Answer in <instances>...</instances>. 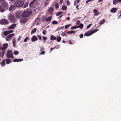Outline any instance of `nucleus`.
<instances>
[{
	"mask_svg": "<svg viewBox=\"0 0 121 121\" xmlns=\"http://www.w3.org/2000/svg\"><path fill=\"white\" fill-rule=\"evenodd\" d=\"M52 18V17L51 16H49L47 18H46V22H50Z\"/></svg>",
	"mask_w": 121,
	"mask_h": 121,
	"instance_id": "4be33fe9",
	"label": "nucleus"
},
{
	"mask_svg": "<svg viewBox=\"0 0 121 121\" xmlns=\"http://www.w3.org/2000/svg\"><path fill=\"white\" fill-rule=\"evenodd\" d=\"M18 52L17 51H15L14 52L13 54L15 55H17L18 54Z\"/></svg>",
	"mask_w": 121,
	"mask_h": 121,
	"instance_id": "a18cd8bd",
	"label": "nucleus"
},
{
	"mask_svg": "<svg viewBox=\"0 0 121 121\" xmlns=\"http://www.w3.org/2000/svg\"><path fill=\"white\" fill-rule=\"evenodd\" d=\"M43 40L44 41H45L47 39V38L46 37L43 36Z\"/></svg>",
	"mask_w": 121,
	"mask_h": 121,
	"instance_id": "de8ad7c7",
	"label": "nucleus"
},
{
	"mask_svg": "<svg viewBox=\"0 0 121 121\" xmlns=\"http://www.w3.org/2000/svg\"><path fill=\"white\" fill-rule=\"evenodd\" d=\"M66 19L67 20H70L69 17H66Z\"/></svg>",
	"mask_w": 121,
	"mask_h": 121,
	"instance_id": "13d9d810",
	"label": "nucleus"
},
{
	"mask_svg": "<svg viewBox=\"0 0 121 121\" xmlns=\"http://www.w3.org/2000/svg\"><path fill=\"white\" fill-rule=\"evenodd\" d=\"M79 37L80 38H82L83 37V34H81L79 35Z\"/></svg>",
	"mask_w": 121,
	"mask_h": 121,
	"instance_id": "3c124183",
	"label": "nucleus"
},
{
	"mask_svg": "<svg viewBox=\"0 0 121 121\" xmlns=\"http://www.w3.org/2000/svg\"><path fill=\"white\" fill-rule=\"evenodd\" d=\"M93 12L95 13V15H97L99 14V12L97 11V10L95 9H94Z\"/></svg>",
	"mask_w": 121,
	"mask_h": 121,
	"instance_id": "5701e85b",
	"label": "nucleus"
},
{
	"mask_svg": "<svg viewBox=\"0 0 121 121\" xmlns=\"http://www.w3.org/2000/svg\"><path fill=\"white\" fill-rule=\"evenodd\" d=\"M8 18L11 22H15L16 21L15 17L14 15L10 14L8 16Z\"/></svg>",
	"mask_w": 121,
	"mask_h": 121,
	"instance_id": "f03ea898",
	"label": "nucleus"
},
{
	"mask_svg": "<svg viewBox=\"0 0 121 121\" xmlns=\"http://www.w3.org/2000/svg\"><path fill=\"white\" fill-rule=\"evenodd\" d=\"M8 44L7 43L4 44L3 45V47H0V50H1L2 51V54L3 56L4 54L5 50V49L7 47Z\"/></svg>",
	"mask_w": 121,
	"mask_h": 121,
	"instance_id": "20e7f679",
	"label": "nucleus"
},
{
	"mask_svg": "<svg viewBox=\"0 0 121 121\" xmlns=\"http://www.w3.org/2000/svg\"><path fill=\"white\" fill-rule=\"evenodd\" d=\"M14 35V34H12L8 35L6 38V40L7 41H9L11 40V38Z\"/></svg>",
	"mask_w": 121,
	"mask_h": 121,
	"instance_id": "9b49d317",
	"label": "nucleus"
},
{
	"mask_svg": "<svg viewBox=\"0 0 121 121\" xmlns=\"http://www.w3.org/2000/svg\"><path fill=\"white\" fill-rule=\"evenodd\" d=\"M66 34L64 32L62 33L61 34V35L62 36H66Z\"/></svg>",
	"mask_w": 121,
	"mask_h": 121,
	"instance_id": "79ce46f5",
	"label": "nucleus"
},
{
	"mask_svg": "<svg viewBox=\"0 0 121 121\" xmlns=\"http://www.w3.org/2000/svg\"><path fill=\"white\" fill-rule=\"evenodd\" d=\"M63 0H60V4H61L63 2Z\"/></svg>",
	"mask_w": 121,
	"mask_h": 121,
	"instance_id": "4d7b16f0",
	"label": "nucleus"
},
{
	"mask_svg": "<svg viewBox=\"0 0 121 121\" xmlns=\"http://www.w3.org/2000/svg\"><path fill=\"white\" fill-rule=\"evenodd\" d=\"M8 31H6L4 32V34L5 36H7L9 34Z\"/></svg>",
	"mask_w": 121,
	"mask_h": 121,
	"instance_id": "c85d7f7f",
	"label": "nucleus"
},
{
	"mask_svg": "<svg viewBox=\"0 0 121 121\" xmlns=\"http://www.w3.org/2000/svg\"><path fill=\"white\" fill-rule=\"evenodd\" d=\"M46 30H43V35H45L46 34Z\"/></svg>",
	"mask_w": 121,
	"mask_h": 121,
	"instance_id": "09e8293b",
	"label": "nucleus"
},
{
	"mask_svg": "<svg viewBox=\"0 0 121 121\" xmlns=\"http://www.w3.org/2000/svg\"><path fill=\"white\" fill-rule=\"evenodd\" d=\"M6 63L7 64H8L11 62V60L9 59H7L6 60Z\"/></svg>",
	"mask_w": 121,
	"mask_h": 121,
	"instance_id": "a878e982",
	"label": "nucleus"
},
{
	"mask_svg": "<svg viewBox=\"0 0 121 121\" xmlns=\"http://www.w3.org/2000/svg\"><path fill=\"white\" fill-rule=\"evenodd\" d=\"M23 60V59H13V61L14 62H21Z\"/></svg>",
	"mask_w": 121,
	"mask_h": 121,
	"instance_id": "a211bd4d",
	"label": "nucleus"
},
{
	"mask_svg": "<svg viewBox=\"0 0 121 121\" xmlns=\"http://www.w3.org/2000/svg\"><path fill=\"white\" fill-rule=\"evenodd\" d=\"M22 36H20L18 37L17 39V40L18 41H20L21 38H22Z\"/></svg>",
	"mask_w": 121,
	"mask_h": 121,
	"instance_id": "37998d69",
	"label": "nucleus"
},
{
	"mask_svg": "<svg viewBox=\"0 0 121 121\" xmlns=\"http://www.w3.org/2000/svg\"><path fill=\"white\" fill-rule=\"evenodd\" d=\"M69 44H72V43L71 42V41L70 40H69Z\"/></svg>",
	"mask_w": 121,
	"mask_h": 121,
	"instance_id": "bf43d9fd",
	"label": "nucleus"
},
{
	"mask_svg": "<svg viewBox=\"0 0 121 121\" xmlns=\"http://www.w3.org/2000/svg\"><path fill=\"white\" fill-rule=\"evenodd\" d=\"M71 26V25L70 24H69V25H65V29H67L68 28L69 26Z\"/></svg>",
	"mask_w": 121,
	"mask_h": 121,
	"instance_id": "a19ab883",
	"label": "nucleus"
},
{
	"mask_svg": "<svg viewBox=\"0 0 121 121\" xmlns=\"http://www.w3.org/2000/svg\"><path fill=\"white\" fill-rule=\"evenodd\" d=\"M24 2L21 0H17L14 3L15 6L17 7H21L23 5Z\"/></svg>",
	"mask_w": 121,
	"mask_h": 121,
	"instance_id": "f257e3e1",
	"label": "nucleus"
},
{
	"mask_svg": "<svg viewBox=\"0 0 121 121\" xmlns=\"http://www.w3.org/2000/svg\"><path fill=\"white\" fill-rule=\"evenodd\" d=\"M53 9L52 8H50L48 10V12L50 14H52L53 13Z\"/></svg>",
	"mask_w": 121,
	"mask_h": 121,
	"instance_id": "6ab92c4d",
	"label": "nucleus"
},
{
	"mask_svg": "<svg viewBox=\"0 0 121 121\" xmlns=\"http://www.w3.org/2000/svg\"><path fill=\"white\" fill-rule=\"evenodd\" d=\"M75 32L74 31L71 30L70 31H68L67 32V33L68 34H72L73 33H74Z\"/></svg>",
	"mask_w": 121,
	"mask_h": 121,
	"instance_id": "2f4dec72",
	"label": "nucleus"
},
{
	"mask_svg": "<svg viewBox=\"0 0 121 121\" xmlns=\"http://www.w3.org/2000/svg\"><path fill=\"white\" fill-rule=\"evenodd\" d=\"M79 5H77L76 6V8L78 10L79 9L78 8V6H79Z\"/></svg>",
	"mask_w": 121,
	"mask_h": 121,
	"instance_id": "e2e57ef3",
	"label": "nucleus"
},
{
	"mask_svg": "<svg viewBox=\"0 0 121 121\" xmlns=\"http://www.w3.org/2000/svg\"><path fill=\"white\" fill-rule=\"evenodd\" d=\"M45 52L44 51H42L40 53V55L42 54V55H43L45 54Z\"/></svg>",
	"mask_w": 121,
	"mask_h": 121,
	"instance_id": "8fccbe9b",
	"label": "nucleus"
},
{
	"mask_svg": "<svg viewBox=\"0 0 121 121\" xmlns=\"http://www.w3.org/2000/svg\"><path fill=\"white\" fill-rule=\"evenodd\" d=\"M62 13H63V12H57L56 13V15L57 16H58L60 15Z\"/></svg>",
	"mask_w": 121,
	"mask_h": 121,
	"instance_id": "e433bc0d",
	"label": "nucleus"
},
{
	"mask_svg": "<svg viewBox=\"0 0 121 121\" xmlns=\"http://www.w3.org/2000/svg\"><path fill=\"white\" fill-rule=\"evenodd\" d=\"M67 6L65 5L63 6L62 8V9L63 10H65L66 9Z\"/></svg>",
	"mask_w": 121,
	"mask_h": 121,
	"instance_id": "72a5a7b5",
	"label": "nucleus"
},
{
	"mask_svg": "<svg viewBox=\"0 0 121 121\" xmlns=\"http://www.w3.org/2000/svg\"><path fill=\"white\" fill-rule=\"evenodd\" d=\"M119 2H121V0H113V4L114 5L116 4Z\"/></svg>",
	"mask_w": 121,
	"mask_h": 121,
	"instance_id": "f3484780",
	"label": "nucleus"
},
{
	"mask_svg": "<svg viewBox=\"0 0 121 121\" xmlns=\"http://www.w3.org/2000/svg\"><path fill=\"white\" fill-rule=\"evenodd\" d=\"M80 23V22L79 20H77L76 22V24L77 25H78Z\"/></svg>",
	"mask_w": 121,
	"mask_h": 121,
	"instance_id": "864d4df0",
	"label": "nucleus"
},
{
	"mask_svg": "<svg viewBox=\"0 0 121 121\" xmlns=\"http://www.w3.org/2000/svg\"><path fill=\"white\" fill-rule=\"evenodd\" d=\"M31 12L29 11H25L23 12L22 15V16L23 17H28L31 14Z\"/></svg>",
	"mask_w": 121,
	"mask_h": 121,
	"instance_id": "39448f33",
	"label": "nucleus"
},
{
	"mask_svg": "<svg viewBox=\"0 0 121 121\" xmlns=\"http://www.w3.org/2000/svg\"><path fill=\"white\" fill-rule=\"evenodd\" d=\"M55 48V47L54 48H51V50L52 51V50H53V49H54V48Z\"/></svg>",
	"mask_w": 121,
	"mask_h": 121,
	"instance_id": "338daca9",
	"label": "nucleus"
},
{
	"mask_svg": "<svg viewBox=\"0 0 121 121\" xmlns=\"http://www.w3.org/2000/svg\"><path fill=\"white\" fill-rule=\"evenodd\" d=\"M5 0H0V2H2L4 1Z\"/></svg>",
	"mask_w": 121,
	"mask_h": 121,
	"instance_id": "0e129e2a",
	"label": "nucleus"
},
{
	"mask_svg": "<svg viewBox=\"0 0 121 121\" xmlns=\"http://www.w3.org/2000/svg\"><path fill=\"white\" fill-rule=\"evenodd\" d=\"M16 17L17 19H19L21 17L22 15L21 12H17L15 13Z\"/></svg>",
	"mask_w": 121,
	"mask_h": 121,
	"instance_id": "9d476101",
	"label": "nucleus"
},
{
	"mask_svg": "<svg viewBox=\"0 0 121 121\" xmlns=\"http://www.w3.org/2000/svg\"><path fill=\"white\" fill-rule=\"evenodd\" d=\"M27 18L25 17H23L20 20V22L22 24L26 22L27 20Z\"/></svg>",
	"mask_w": 121,
	"mask_h": 121,
	"instance_id": "1a4fd4ad",
	"label": "nucleus"
},
{
	"mask_svg": "<svg viewBox=\"0 0 121 121\" xmlns=\"http://www.w3.org/2000/svg\"><path fill=\"white\" fill-rule=\"evenodd\" d=\"M52 23L53 24H58V22L54 20L52 22Z\"/></svg>",
	"mask_w": 121,
	"mask_h": 121,
	"instance_id": "f704fd0d",
	"label": "nucleus"
},
{
	"mask_svg": "<svg viewBox=\"0 0 121 121\" xmlns=\"http://www.w3.org/2000/svg\"><path fill=\"white\" fill-rule=\"evenodd\" d=\"M64 26H62L61 27H60L59 28V29H63L64 28Z\"/></svg>",
	"mask_w": 121,
	"mask_h": 121,
	"instance_id": "052dcab7",
	"label": "nucleus"
},
{
	"mask_svg": "<svg viewBox=\"0 0 121 121\" xmlns=\"http://www.w3.org/2000/svg\"><path fill=\"white\" fill-rule=\"evenodd\" d=\"M117 8H112L110 10L111 12L115 13L117 11Z\"/></svg>",
	"mask_w": 121,
	"mask_h": 121,
	"instance_id": "2eb2a0df",
	"label": "nucleus"
},
{
	"mask_svg": "<svg viewBox=\"0 0 121 121\" xmlns=\"http://www.w3.org/2000/svg\"><path fill=\"white\" fill-rule=\"evenodd\" d=\"M99 30L98 29H94L91 31H89L86 32L84 35V36H89L93 33Z\"/></svg>",
	"mask_w": 121,
	"mask_h": 121,
	"instance_id": "7ed1b4c3",
	"label": "nucleus"
},
{
	"mask_svg": "<svg viewBox=\"0 0 121 121\" xmlns=\"http://www.w3.org/2000/svg\"><path fill=\"white\" fill-rule=\"evenodd\" d=\"M55 7L56 9H58L59 7V4L58 3H56L55 4Z\"/></svg>",
	"mask_w": 121,
	"mask_h": 121,
	"instance_id": "4c0bfd02",
	"label": "nucleus"
},
{
	"mask_svg": "<svg viewBox=\"0 0 121 121\" xmlns=\"http://www.w3.org/2000/svg\"><path fill=\"white\" fill-rule=\"evenodd\" d=\"M9 22L7 19H3L0 20V24L1 25L7 24Z\"/></svg>",
	"mask_w": 121,
	"mask_h": 121,
	"instance_id": "423d86ee",
	"label": "nucleus"
},
{
	"mask_svg": "<svg viewBox=\"0 0 121 121\" xmlns=\"http://www.w3.org/2000/svg\"><path fill=\"white\" fill-rule=\"evenodd\" d=\"M36 31V28H35L31 32V34L35 33Z\"/></svg>",
	"mask_w": 121,
	"mask_h": 121,
	"instance_id": "473e14b6",
	"label": "nucleus"
},
{
	"mask_svg": "<svg viewBox=\"0 0 121 121\" xmlns=\"http://www.w3.org/2000/svg\"><path fill=\"white\" fill-rule=\"evenodd\" d=\"M62 16V15H60L59 17L58 18L59 19H60V18Z\"/></svg>",
	"mask_w": 121,
	"mask_h": 121,
	"instance_id": "69168bd1",
	"label": "nucleus"
},
{
	"mask_svg": "<svg viewBox=\"0 0 121 121\" xmlns=\"http://www.w3.org/2000/svg\"><path fill=\"white\" fill-rule=\"evenodd\" d=\"M66 2H67V4H70L68 0Z\"/></svg>",
	"mask_w": 121,
	"mask_h": 121,
	"instance_id": "680f3d73",
	"label": "nucleus"
},
{
	"mask_svg": "<svg viewBox=\"0 0 121 121\" xmlns=\"http://www.w3.org/2000/svg\"><path fill=\"white\" fill-rule=\"evenodd\" d=\"M83 26V25L82 24H80L79 25L77 26V28H80L81 29H82Z\"/></svg>",
	"mask_w": 121,
	"mask_h": 121,
	"instance_id": "bb28decb",
	"label": "nucleus"
},
{
	"mask_svg": "<svg viewBox=\"0 0 121 121\" xmlns=\"http://www.w3.org/2000/svg\"><path fill=\"white\" fill-rule=\"evenodd\" d=\"M30 39V38L28 37H26L24 40V42H26L27 40H28Z\"/></svg>",
	"mask_w": 121,
	"mask_h": 121,
	"instance_id": "c9c22d12",
	"label": "nucleus"
},
{
	"mask_svg": "<svg viewBox=\"0 0 121 121\" xmlns=\"http://www.w3.org/2000/svg\"><path fill=\"white\" fill-rule=\"evenodd\" d=\"M31 41L32 42H34L38 40L37 37L36 36H33L31 39Z\"/></svg>",
	"mask_w": 121,
	"mask_h": 121,
	"instance_id": "dca6fc26",
	"label": "nucleus"
},
{
	"mask_svg": "<svg viewBox=\"0 0 121 121\" xmlns=\"http://www.w3.org/2000/svg\"><path fill=\"white\" fill-rule=\"evenodd\" d=\"M6 10L3 6L2 5H0V11L2 12H3Z\"/></svg>",
	"mask_w": 121,
	"mask_h": 121,
	"instance_id": "4468645a",
	"label": "nucleus"
},
{
	"mask_svg": "<svg viewBox=\"0 0 121 121\" xmlns=\"http://www.w3.org/2000/svg\"><path fill=\"white\" fill-rule=\"evenodd\" d=\"M36 1V0H33L29 4V6H32L33 4Z\"/></svg>",
	"mask_w": 121,
	"mask_h": 121,
	"instance_id": "c756f323",
	"label": "nucleus"
},
{
	"mask_svg": "<svg viewBox=\"0 0 121 121\" xmlns=\"http://www.w3.org/2000/svg\"><path fill=\"white\" fill-rule=\"evenodd\" d=\"M50 39L51 40H56L57 38L53 35H51L50 36Z\"/></svg>",
	"mask_w": 121,
	"mask_h": 121,
	"instance_id": "412c9836",
	"label": "nucleus"
},
{
	"mask_svg": "<svg viewBox=\"0 0 121 121\" xmlns=\"http://www.w3.org/2000/svg\"><path fill=\"white\" fill-rule=\"evenodd\" d=\"M46 18L45 17H43L42 19V21L43 22H44L46 21Z\"/></svg>",
	"mask_w": 121,
	"mask_h": 121,
	"instance_id": "49530a36",
	"label": "nucleus"
},
{
	"mask_svg": "<svg viewBox=\"0 0 121 121\" xmlns=\"http://www.w3.org/2000/svg\"><path fill=\"white\" fill-rule=\"evenodd\" d=\"M15 6L13 5H11L9 9V10L10 11H11L14 10L15 9Z\"/></svg>",
	"mask_w": 121,
	"mask_h": 121,
	"instance_id": "f8f14e48",
	"label": "nucleus"
},
{
	"mask_svg": "<svg viewBox=\"0 0 121 121\" xmlns=\"http://www.w3.org/2000/svg\"><path fill=\"white\" fill-rule=\"evenodd\" d=\"M49 2L47 1H45L44 2V6H46L48 4Z\"/></svg>",
	"mask_w": 121,
	"mask_h": 121,
	"instance_id": "58836bf2",
	"label": "nucleus"
},
{
	"mask_svg": "<svg viewBox=\"0 0 121 121\" xmlns=\"http://www.w3.org/2000/svg\"><path fill=\"white\" fill-rule=\"evenodd\" d=\"M28 4L27 3L26 4H25L24 6V8H26L28 6Z\"/></svg>",
	"mask_w": 121,
	"mask_h": 121,
	"instance_id": "6e6d98bb",
	"label": "nucleus"
},
{
	"mask_svg": "<svg viewBox=\"0 0 121 121\" xmlns=\"http://www.w3.org/2000/svg\"><path fill=\"white\" fill-rule=\"evenodd\" d=\"M92 24H89L88 25L87 27V28L88 29L89 28L91 25Z\"/></svg>",
	"mask_w": 121,
	"mask_h": 121,
	"instance_id": "5fc2aeb1",
	"label": "nucleus"
},
{
	"mask_svg": "<svg viewBox=\"0 0 121 121\" xmlns=\"http://www.w3.org/2000/svg\"><path fill=\"white\" fill-rule=\"evenodd\" d=\"M16 26V25L15 24H13L10 26L8 28L9 29H14Z\"/></svg>",
	"mask_w": 121,
	"mask_h": 121,
	"instance_id": "ddd939ff",
	"label": "nucleus"
},
{
	"mask_svg": "<svg viewBox=\"0 0 121 121\" xmlns=\"http://www.w3.org/2000/svg\"><path fill=\"white\" fill-rule=\"evenodd\" d=\"M105 21V19H103L99 22V23L101 25H102L104 23Z\"/></svg>",
	"mask_w": 121,
	"mask_h": 121,
	"instance_id": "b1692460",
	"label": "nucleus"
},
{
	"mask_svg": "<svg viewBox=\"0 0 121 121\" xmlns=\"http://www.w3.org/2000/svg\"><path fill=\"white\" fill-rule=\"evenodd\" d=\"M8 32L9 33V34L10 33H12L13 32V30H8Z\"/></svg>",
	"mask_w": 121,
	"mask_h": 121,
	"instance_id": "603ef678",
	"label": "nucleus"
},
{
	"mask_svg": "<svg viewBox=\"0 0 121 121\" xmlns=\"http://www.w3.org/2000/svg\"><path fill=\"white\" fill-rule=\"evenodd\" d=\"M56 40L57 42H60L61 40V38L60 37H58Z\"/></svg>",
	"mask_w": 121,
	"mask_h": 121,
	"instance_id": "7c9ffc66",
	"label": "nucleus"
},
{
	"mask_svg": "<svg viewBox=\"0 0 121 121\" xmlns=\"http://www.w3.org/2000/svg\"><path fill=\"white\" fill-rule=\"evenodd\" d=\"M38 37V38L40 40H41L42 39L40 35H37Z\"/></svg>",
	"mask_w": 121,
	"mask_h": 121,
	"instance_id": "c03bdc74",
	"label": "nucleus"
},
{
	"mask_svg": "<svg viewBox=\"0 0 121 121\" xmlns=\"http://www.w3.org/2000/svg\"><path fill=\"white\" fill-rule=\"evenodd\" d=\"M1 4L6 10L8 9L9 5L7 2L4 1Z\"/></svg>",
	"mask_w": 121,
	"mask_h": 121,
	"instance_id": "0eeeda50",
	"label": "nucleus"
},
{
	"mask_svg": "<svg viewBox=\"0 0 121 121\" xmlns=\"http://www.w3.org/2000/svg\"><path fill=\"white\" fill-rule=\"evenodd\" d=\"M0 64L1 65V66H4L5 65V60H3L0 63Z\"/></svg>",
	"mask_w": 121,
	"mask_h": 121,
	"instance_id": "aec40b11",
	"label": "nucleus"
},
{
	"mask_svg": "<svg viewBox=\"0 0 121 121\" xmlns=\"http://www.w3.org/2000/svg\"><path fill=\"white\" fill-rule=\"evenodd\" d=\"M12 43L13 44V46L14 47H15L16 46V41L15 39H13L12 41Z\"/></svg>",
	"mask_w": 121,
	"mask_h": 121,
	"instance_id": "cd10ccee",
	"label": "nucleus"
},
{
	"mask_svg": "<svg viewBox=\"0 0 121 121\" xmlns=\"http://www.w3.org/2000/svg\"><path fill=\"white\" fill-rule=\"evenodd\" d=\"M13 53L11 50H10L8 51L7 53V56L8 57L13 58Z\"/></svg>",
	"mask_w": 121,
	"mask_h": 121,
	"instance_id": "6e6552de",
	"label": "nucleus"
},
{
	"mask_svg": "<svg viewBox=\"0 0 121 121\" xmlns=\"http://www.w3.org/2000/svg\"><path fill=\"white\" fill-rule=\"evenodd\" d=\"M80 2V0H75L74 4V5L75 6L77 4Z\"/></svg>",
	"mask_w": 121,
	"mask_h": 121,
	"instance_id": "393cba45",
	"label": "nucleus"
},
{
	"mask_svg": "<svg viewBox=\"0 0 121 121\" xmlns=\"http://www.w3.org/2000/svg\"><path fill=\"white\" fill-rule=\"evenodd\" d=\"M77 28V26H73L71 27V29L72 30H73Z\"/></svg>",
	"mask_w": 121,
	"mask_h": 121,
	"instance_id": "ea45409f",
	"label": "nucleus"
},
{
	"mask_svg": "<svg viewBox=\"0 0 121 121\" xmlns=\"http://www.w3.org/2000/svg\"><path fill=\"white\" fill-rule=\"evenodd\" d=\"M62 42L63 43H66L65 42L64 40L62 41Z\"/></svg>",
	"mask_w": 121,
	"mask_h": 121,
	"instance_id": "774afa93",
	"label": "nucleus"
}]
</instances>
